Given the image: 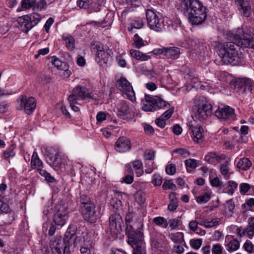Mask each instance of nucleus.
<instances>
[{
  "mask_svg": "<svg viewBox=\"0 0 254 254\" xmlns=\"http://www.w3.org/2000/svg\"><path fill=\"white\" fill-rule=\"evenodd\" d=\"M234 42L223 43L218 49L217 53L224 63L235 65L240 62L236 47H244L254 49V33L247 26L238 28L234 34Z\"/></svg>",
  "mask_w": 254,
  "mask_h": 254,
  "instance_id": "obj_1",
  "label": "nucleus"
},
{
  "mask_svg": "<svg viewBox=\"0 0 254 254\" xmlns=\"http://www.w3.org/2000/svg\"><path fill=\"white\" fill-rule=\"evenodd\" d=\"M177 7L192 24H200L207 17V9L199 0H181Z\"/></svg>",
  "mask_w": 254,
  "mask_h": 254,
  "instance_id": "obj_2",
  "label": "nucleus"
},
{
  "mask_svg": "<svg viewBox=\"0 0 254 254\" xmlns=\"http://www.w3.org/2000/svg\"><path fill=\"white\" fill-rule=\"evenodd\" d=\"M69 229L68 228L64 241L61 237H56L51 240L50 246L53 253L71 254L70 245H71L72 243L75 241L76 236L74 232L71 234L70 232H68Z\"/></svg>",
  "mask_w": 254,
  "mask_h": 254,
  "instance_id": "obj_3",
  "label": "nucleus"
},
{
  "mask_svg": "<svg viewBox=\"0 0 254 254\" xmlns=\"http://www.w3.org/2000/svg\"><path fill=\"white\" fill-rule=\"evenodd\" d=\"M96 49V56L95 60L101 66H108L111 64L112 61V55L113 52L108 46L100 42L95 44Z\"/></svg>",
  "mask_w": 254,
  "mask_h": 254,
  "instance_id": "obj_4",
  "label": "nucleus"
},
{
  "mask_svg": "<svg viewBox=\"0 0 254 254\" xmlns=\"http://www.w3.org/2000/svg\"><path fill=\"white\" fill-rule=\"evenodd\" d=\"M138 225L137 228L135 230L132 225L128 224L127 225L126 234L128 237V243L131 246L145 243L143 238L142 220L138 221Z\"/></svg>",
  "mask_w": 254,
  "mask_h": 254,
  "instance_id": "obj_5",
  "label": "nucleus"
},
{
  "mask_svg": "<svg viewBox=\"0 0 254 254\" xmlns=\"http://www.w3.org/2000/svg\"><path fill=\"white\" fill-rule=\"evenodd\" d=\"M142 102V109L146 112L154 111L161 109H164L170 106L168 103L161 98L148 95H145L144 99Z\"/></svg>",
  "mask_w": 254,
  "mask_h": 254,
  "instance_id": "obj_6",
  "label": "nucleus"
},
{
  "mask_svg": "<svg viewBox=\"0 0 254 254\" xmlns=\"http://www.w3.org/2000/svg\"><path fill=\"white\" fill-rule=\"evenodd\" d=\"M195 116L199 120H204L211 116L212 106L209 101L203 96L199 97L195 101Z\"/></svg>",
  "mask_w": 254,
  "mask_h": 254,
  "instance_id": "obj_7",
  "label": "nucleus"
},
{
  "mask_svg": "<svg viewBox=\"0 0 254 254\" xmlns=\"http://www.w3.org/2000/svg\"><path fill=\"white\" fill-rule=\"evenodd\" d=\"M45 155L48 157V163L55 170H59L65 168L67 163L68 157L63 152L57 151L54 156H52L47 148H46Z\"/></svg>",
  "mask_w": 254,
  "mask_h": 254,
  "instance_id": "obj_8",
  "label": "nucleus"
},
{
  "mask_svg": "<svg viewBox=\"0 0 254 254\" xmlns=\"http://www.w3.org/2000/svg\"><path fill=\"white\" fill-rule=\"evenodd\" d=\"M234 85L239 95L245 98L247 94L252 93L254 81L248 77L238 78L234 80Z\"/></svg>",
  "mask_w": 254,
  "mask_h": 254,
  "instance_id": "obj_9",
  "label": "nucleus"
},
{
  "mask_svg": "<svg viewBox=\"0 0 254 254\" xmlns=\"http://www.w3.org/2000/svg\"><path fill=\"white\" fill-rule=\"evenodd\" d=\"M67 206L65 204H58L56 206V212L54 216L55 224L63 227L68 217Z\"/></svg>",
  "mask_w": 254,
  "mask_h": 254,
  "instance_id": "obj_10",
  "label": "nucleus"
},
{
  "mask_svg": "<svg viewBox=\"0 0 254 254\" xmlns=\"http://www.w3.org/2000/svg\"><path fill=\"white\" fill-rule=\"evenodd\" d=\"M146 17L148 24L151 29L157 32L162 30L163 23L160 21L158 16L154 10L147 9L146 12Z\"/></svg>",
  "mask_w": 254,
  "mask_h": 254,
  "instance_id": "obj_11",
  "label": "nucleus"
},
{
  "mask_svg": "<svg viewBox=\"0 0 254 254\" xmlns=\"http://www.w3.org/2000/svg\"><path fill=\"white\" fill-rule=\"evenodd\" d=\"M68 97L79 101L80 100H87L93 98V94L87 88L80 85L75 87L71 95Z\"/></svg>",
  "mask_w": 254,
  "mask_h": 254,
  "instance_id": "obj_12",
  "label": "nucleus"
},
{
  "mask_svg": "<svg viewBox=\"0 0 254 254\" xmlns=\"http://www.w3.org/2000/svg\"><path fill=\"white\" fill-rule=\"evenodd\" d=\"M117 86L121 91L127 95L129 100L133 101L135 99V93L133 88L126 78L121 77L118 80Z\"/></svg>",
  "mask_w": 254,
  "mask_h": 254,
  "instance_id": "obj_13",
  "label": "nucleus"
},
{
  "mask_svg": "<svg viewBox=\"0 0 254 254\" xmlns=\"http://www.w3.org/2000/svg\"><path fill=\"white\" fill-rule=\"evenodd\" d=\"M80 211L84 220L87 222L93 223L98 219L94 204H91L90 206H84L81 208H80Z\"/></svg>",
  "mask_w": 254,
  "mask_h": 254,
  "instance_id": "obj_14",
  "label": "nucleus"
},
{
  "mask_svg": "<svg viewBox=\"0 0 254 254\" xmlns=\"http://www.w3.org/2000/svg\"><path fill=\"white\" fill-rule=\"evenodd\" d=\"M190 48L196 55L205 57L208 55V50L205 44L200 42L197 39H192L189 42Z\"/></svg>",
  "mask_w": 254,
  "mask_h": 254,
  "instance_id": "obj_15",
  "label": "nucleus"
},
{
  "mask_svg": "<svg viewBox=\"0 0 254 254\" xmlns=\"http://www.w3.org/2000/svg\"><path fill=\"white\" fill-rule=\"evenodd\" d=\"M117 116L123 120H129L134 116V113L129 103L126 101H122L119 109Z\"/></svg>",
  "mask_w": 254,
  "mask_h": 254,
  "instance_id": "obj_16",
  "label": "nucleus"
},
{
  "mask_svg": "<svg viewBox=\"0 0 254 254\" xmlns=\"http://www.w3.org/2000/svg\"><path fill=\"white\" fill-rule=\"evenodd\" d=\"M215 115L218 118L225 121L228 120L231 121L234 120L235 118L234 110L229 106L224 108H218L215 112Z\"/></svg>",
  "mask_w": 254,
  "mask_h": 254,
  "instance_id": "obj_17",
  "label": "nucleus"
},
{
  "mask_svg": "<svg viewBox=\"0 0 254 254\" xmlns=\"http://www.w3.org/2000/svg\"><path fill=\"white\" fill-rule=\"evenodd\" d=\"M123 220L120 214L117 213L112 214L109 218V227L111 231L115 233H120L122 231Z\"/></svg>",
  "mask_w": 254,
  "mask_h": 254,
  "instance_id": "obj_18",
  "label": "nucleus"
},
{
  "mask_svg": "<svg viewBox=\"0 0 254 254\" xmlns=\"http://www.w3.org/2000/svg\"><path fill=\"white\" fill-rule=\"evenodd\" d=\"M19 101L21 107L23 108L26 114L30 115L33 112L36 106L34 98L32 97L28 98L27 96H22L21 98H19Z\"/></svg>",
  "mask_w": 254,
  "mask_h": 254,
  "instance_id": "obj_19",
  "label": "nucleus"
},
{
  "mask_svg": "<svg viewBox=\"0 0 254 254\" xmlns=\"http://www.w3.org/2000/svg\"><path fill=\"white\" fill-rule=\"evenodd\" d=\"M131 147V144L130 140L125 136L119 137L115 144V150L120 153L128 151Z\"/></svg>",
  "mask_w": 254,
  "mask_h": 254,
  "instance_id": "obj_20",
  "label": "nucleus"
},
{
  "mask_svg": "<svg viewBox=\"0 0 254 254\" xmlns=\"http://www.w3.org/2000/svg\"><path fill=\"white\" fill-rule=\"evenodd\" d=\"M189 128L192 133V137L194 141H198L203 138V129L200 126L190 125Z\"/></svg>",
  "mask_w": 254,
  "mask_h": 254,
  "instance_id": "obj_21",
  "label": "nucleus"
},
{
  "mask_svg": "<svg viewBox=\"0 0 254 254\" xmlns=\"http://www.w3.org/2000/svg\"><path fill=\"white\" fill-rule=\"evenodd\" d=\"M18 28L23 32L27 33L33 27L25 15L18 19Z\"/></svg>",
  "mask_w": 254,
  "mask_h": 254,
  "instance_id": "obj_22",
  "label": "nucleus"
},
{
  "mask_svg": "<svg viewBox=\"0 0 254 254\" xmlns=\"http://www.w3.org/2000/svg\"><path fill=\"white\" fill-rule=\"evenodd\" d=\"M30 165L32 169H36L37 170L43 167V163L39 158L36 151H34L32 155Z\"/></svg>",
  "mask_w": 254,
  "mask_h": 254,
  "instance_id": "obj_23",
  "label": "nucleus"
},
{
  "mask_svg": "<svg viewBox=\"0 0 254 254\" xmlns=\"http://www.w3.org/2000/svg\"><path fill=\"white\" fill-rule=\"evenodd\" d=\"M2 214V220L5 224H10L15 220L16 214L14 211L10 208L7 211L4 212Z\"/></svg>",
  "mask_w": 254,
  "mask_h": 254,
  "instance_id": "obj_24",
  "label": "nucleus"
},
{
  "mask_svg": "<svg viewBox=\"0 0 254 254\" xmlns=\"http://www.w3.org/2000/svg\"><path fill=\"white\" fill-rule=\"evenodd\" d=\"M129 53L132 57L137 60L145 61L151 58V56L150 55L143 54L139 51L135 50H130Z\"/></svg>",
  "mask_w": 254,
  "mask_h": 254,
  "instance_id": "obj_25",
  "label": "nucleus"
},
{
  "mask_svg": "<svg viewBox=\"0 0 254 254\" xmlns=\"http://www.w3.org/2000/svg\"><path fill=\"white\" fill-rule=\"evenodd\" d=\"M165 50V56L168 58H177L180 54V49L176 47H167Z\"/></svg>",
  "mask_w": 254,
  "mask_h": 254,
  "instance_id": "obj_26",
  "label": "nucleus"
},
{
  "mask_svg": "<svg viewBox=\"0 0 254 254\" xmlns=\"http://www.w3.org/2000/svg\"><path fill=\"white\" fill-rule=\"evenodd\" d=\"M251 161L247 158H243L239 160L237 163V167L243 171L248 170L252 166Z\"/></svg>",
  "mask_w": 254,
  "mask_h": 254,
  "instance_id": "obj_27",
  "label": "nucleus"
},
{
  "mask_svg": "<svg viewBox=\"0 0 254 254\" xmlns=\"http://www.w3.org/2000/svg\"><path fill=\"white\" fill-rule=\"evenodd\" d=\"M241 13L244 16L249 17L251 15V8L250 3L248 1H243L239 4Z\"/></svg>",
  "mask_w": 254,
  "mask_h": 254,
  "instance_id": "obj_28",
  "label": "nucleus"
},
{
  "mask_svg": "<svg viewBox=\"0 0 254 254\" xmlns=\"http://www.w3.org/2000/svg\"><path fill=\"white\" fill-rule=\"evenodd\" d=\"M220 219L215 218L211 220L206 219L204 220L200 221L199 224L204 226L205 228L212 227L219 224Z\"/></svg>",
  "mask_w": 254,
  "mask_h": 254,
  "instance_id": "obj_29",
  "label": "nucleus"
},
{
  "mask_svg": "<svg viewBox=\"0 0 254 254\" xmlns=\"http://www.w3.org/2000/svg\"><path fill=\"white\" fill-rule=\"evenodd\" d=\"M25 16L33 27L37 25L41 19V15L37 13H33Z\"/></svg>",
  "mask_w": 254,
  "mask_h": 254,
  "instance_id": "obj_30",
  "label": "nucleus"
},
{
  "mask_svg": "<svg viewBox=\"0 0 254 254\" xmlns=\"http://www.w3.org/2000/svg\"><path fill=\"white\" fill-rule=\"evenodd\" d=\"M200 162L194 159H187L185 162V164L187 172H190V169H194L200 165Z\"/></svg>",
  "mask_w": 254,
  "mask_h": 254,
  "instance_id": "obj_31",
  "label": "nucleus"
},
{
  "mask_svg": "<svg viewBox=\"0 0 254 254\" xmlns=\"http://www.w3.org/2000/svg\"><path fill=\"white\" fill-rule=\"evenodd\" d=\"M63 39L65 41V46L68 50L72 51L74 49L75 40L72 36H64Z\"/></svg>",
  "mask_w": 254,
  "mask_h": 254,
  "instance_id": "obj_32",
  "label": "nucleus"
},
{
  "mask_svg": "<svg viewBox=\"0 0 254 254\" xmlns=\"http://www.w3.org/2000/svg\"><path fill=\"white\" fill-rule=\"evenodd\" d=\"M225 245L227 250L229 253H232L236 251L239 248L240 243L237 240L233 239Z\"/></svg>",
  "mask_w": 254,
  "mask_h": 254,
  "instance_id": "obj_33",
  "label": "nucleus"
},
{
  "mask_svg": "<svg viewBox=\"0 0 254 254\" xmlns=\"http://www.w3.org/2000/svg\"><path fill=\"white\" fill-rule=\"evenodd\" d=\"M126 171L130 174L126 175L123 178L122 183H125L127 184H131L133 182L134 180L132 175L133 170L131 168V166L129 164L126 166Z\"/></svg>",
  "mask_w": 254,
  "mask_h": 254,
  "instance_id": "obj_34",
  "label": "nucleus"
},
{
  "mask_svg": "<svg viewBox=\"0 0 254 254\" xmlns=\"http://www.w3.org/2000/svg\"><path fill=\"white\" fill-rule=\"evenodd\" d=\"M80 204L79 208H81V207L84 206H90L91 204H93L94 203L91 200L90 198L86 194H82L80 197Z\"/></svg>",
  "mask_w": 254,
  "mask_h": 254,
  "instance_id": "obj_35",
  "label": "nucleus"
},
{
  "mask_svg": "<svg viewBox=\"0 0 254 254\" xmlns=\"http://www.w3.org/2000/svg\"><path fill=\"white\" fill-rule=\"evenodd\" d=\"M249 225L246 231L250 238L254 236V217H250L248 219Z\"/></svg>",
  "mask_w": 254,
  "mask_h": 254,
  "instance_id": "obj_36",
  "label": "nucleus"
},
{
  "mask_svg": "<svg viewBox=\"0 0 254 254\" xmlns=\"http://www.w3.org/2000/svg\"><path fill=\"white\" fill-rule=\"evenodd\" d=\"M133 249L132 254H145V244H139L131 246Z\"/></svg>",
  "mask_w": 254,
  "mask_h": 254,
  "instance_id": "obj_37",
  "label": "nucleus"
},
{
  "mask_svg": "<svg viewBox=\"0 0 254 254\" xmlns=\"http://www.w3.org/2000/svg\"><path fill=\"white\" fill-rule=\"evenodd\" d=\"M52 63L58 69L65 70L66 64L65 62H61L58 58L55 57L52 58Z\"/></svg>",
  "mask_w": 254,
  "mask_h": 254,
  "instance_id": "obj_38",
  "label": "nucleus"
},
{
  "mask_svg": "<svg viewBox=\"0 0 254 254\" xmlns=\"http://www.w3.org/2000/svg\"><path fill=\"white\" fill-rule=\"evenodd\" d=\"M211 198V192L207 191L196 198L197 203H203L208 202Z\"/></svg>",
  "mask_w": 254,
  "mask_h": 254,
  "instance_id": "obj_39",
  "label": "nucleus"
},
{
  "mask_svg": "<svg viewBox=\"0 0 254 254\" xmlns=\"http://www.w3.org/2000/svg\"><path fill=\"white\" fill-rule=\"evenodd\" d=\"M170 198L171 200L168 206V208L171 211L175 210L178 207V200L175 197V193L172 192L169 195Z\"/></svg>",
  "mask_w": 254,
  "mask_h": 254,
  "instance_id": "obj_40",
  "label": "nucleus"
},
{
  "mask_svg": "<svg viewBox=\"0 0 254 254\" xmlns=\"http://www.w3.org/2000/svg\"><path fill=\"white\" fill-rule=\"evenodd\" d=\"M220 171L224 178L226 180H228L230 178V175L232 174V172H230L227 164H222L221 165Z\"/></svg>",
  "mask_w": 254,
  "mask_h": 254,
  "instance_id": "obj_41",
  "label": "nucleus"
},
{
  "mask_svg": "<svg viewBox=\"0 0 254 254\" xmlns=\"http://www.w3.org/2000/svg\"><path fill=\"white\" fill-rule=\"evenodd\" d=\"M143 25L142 19L137 18L132 21L130 27H129L128 29L131 31L133 30V28L140 29L143 27Z\"/></svg>",
  "mask_w": 254,
  "mask_h": 254,
  "instance_id": "obj_42",
  "label": "nucleus"
},
{
  "mask_svg": "<svg viewBox=\"0 0 254 254\" xmlns=\"http://www.w3.org/2000/svg\"><path fill=\"white\" fill-rule=\"evenodd\" d=\"M170 239L175 243H180L184 238V234L183 233L179 232L175 234H171L169 235Z\"/></svg>",
  "mask_w": 254,
  "mask_h": 254,
  "instance_id": "obj_43",
  "label": "nucleus"
},
{
  "mask_svg": "<svg viewBox=\"0 0 254 254\" xmlns=\"http://www.w3.org/2000/svg\"><path fill=\"white\" fill-rule=\"evenodd\" d=\"M14 149V147L13 145H11L9 148H8L3 152L2 155L3 157L6 160L13 157L15 155Z\"/></svg>",
  "mask_w": 254,
  "mask_h": 254,
  "instance_id": "obj_44",
  "label": "nucleus"
},
{
  "mask_svg": "<svg viewBox=\"0 0 254 254\" xmlns=\"http://www.w3.org/2000/svg\"><path fill=\"white\" fill-rule=\"evenodd\" d=\"M40 174L44 177L46 181L50 183H54L56 181L55 179L52 177L51 174L47 172L46 170H43L42 168L38 170Z\"/></svg>",
  "mask_w": 254,
  "mask_h": 254,
  "instance_id": "obj_45",
  "label": "nucleus"
},
{
  "mask_svg": "<svg viewBox=\"0 0 254 254\" xmlns=\"http://www.w3.org/2000/svg\"><path fill=\"white\" fill-rule=\"evenodd\" d=\"M133 45L137 49L140 48L144 45V41L137 34H135L133 37Z\"/></svg>",
  "mask_w": 254,
  "mask_h": 254,
  "instance_id": "obj_46",
  "label": "nucleus"
},
{
  "mask_svg": "<svg viewBox=\"0 0 254 254\" xmlns=\"http://www.w3.org/2000/svg\"><path fill=\"white\" fill-rule=\"evenodd\" d=\"M202 243L201 239H191L190 241V245L193 249L198 250L200 248Z\"/></svg>",
  "mask_w": 254,
  "mask_h": 254,
  "instance_id": "obj_47",
  "label": "nucleus"
},
{
  "mask_svg": "<svg viewBox=\"0 0 254 254\" xmlns=\"http://www.w3.org/2000/svg\"><path fill=\"white\" fill-rule=\"evenodd\" d=\"M162 188L164 190L170 189L172 190H177L176 185L170 180L165 181L163 184Z\"/></svg>",
  "mask_w": 254,
  "mask_h": 254,
  "instance_id": "obj_48",
  "label": "nucleus"
},
{
  "mask_svg": "<svg viewBox=\"0 0 254 254\" xmlns=\"http://www.w3.org/2000/svg\"><path fill=\"white\" fill-rule=\"evenodd\" d=\"M228 193L229 194L232 195L234 191L237 190L238 187V184L233 181H230L228 182Z\"/></svg>",
  "mask_w": 254,
  "mask_h": 254,
  "instance_id": "obj_49",
  "label": "nucleus"
},
{
  "mask_svg": "<svg viewBox=\"0 0 254 254\" xmlns=\"http://www.w3.org/2000/svg\"><path fill=\"white\" fill-rule=\"evenodd\" d=\"M132 165L135 170L138 171V172H140V175L142 174L143 171L142 170V168L143 164L141 161L139 160H134L132 162Z\"/></svg>",
  "mask_w": 254,
  "mask_h": 254,
  "instance_id": "obj_50",
  "label": "nucleus"
},
{
  "mask_svg": "<svg viewBox=\"0 0 254 254\" xmlns=\"http://www.w3.org/2000/svg\"><path fill=\"white\" fill-rule=\"evenodd\" d=\"M153 222L157 225L160 226L164 224L163 226L164 228H166L168 224L167 221H165L164 217L158 216L153 218Z\"/></svg>",
  "mask_w": 254,
  "mask_h": 254,
  "instance_id": "obj_51",
  "label": "nucleus"
},
{
  "mask_svg": "<svg viewBox=\"0 0 254 254\" xmlns=\"http://www.w3.org/2000/svg\"><path fill=\"white\" fill-rule=\"evenodd\" d=\"M211 251L212 254H221L223 252V247L220 244H213Z\"/></svg>",
  "mask_w": 254,
  "mask_h": 254,
  "instance_id": "obj_52",
  "label": "nucleus"
},
{
  "mask_svg": "<svg viewBox=\"0 0 254 254\" xmlns=\"http://www.w3.org/2000/svg\"><path fill=\"white\" fill-rule=\"evenodd\" d=\"M68 100L69 102L70 106L73 111H79V108L76 106V105L78 104V101L72 99V97H68Z\"/></svg>",
  "mask_w": 254,
  "mask_h": 254,
  "instance_id": "obj_53",
  "label": "nucleus"
},
{
  "mask_svg": "<svg viewBox=\"0 0 254 254\" xmlns=\"http://www.w3.org/2000/svg\"><path fill=\"white\" fill-rule=\"evenodd\" d=\"M91 0H77V5L80 8L86 9L88 8L91 3Z\"/></svg>",
  "mask_w": 254,
  "mask_h": 254,
  "instance_id": "obj_54",
  "label": "nucleus"
},
{
  "mask_svg": "<svg viewBox=\"0 0 254 254\" xmlns=\"http://www.w3.org/2000/svg\"><path fill=\"white\" fill-rule=\"evenodd\" d=\"M173 153H178L181 156H184L185 157H186V155L187 154L189 156H190V152L189 150L185 149L179 148L176 149H174L173 151Z\"/></svg>",
  "mask_w": 254,
  "mask_h": 254,
  "instance_id": "obj_55",
  "label": "nucleus"
},
{
  "mask_svg": "<svg viewBox=\"0 0 254 254\" xmlns=\"http://www.w3.org/2000/svg\"><path fill=\"white\" fill-rule=\"evenodd\" d=\"M144 194L141 192H138L135 195V200L137 203L141 205L145 201Z\"/></svg>",
  "mask_w": 254,
  "mask_h": 254,
  "instance_id": "obj_56",
  "label": "nucleus"
},
{
  "mask_svg": "<svg viewBox=\"0 0 254 254\" xmlns=\"http://www.w3.org/2000/svg\"><path fill=\"white\" fill-rule=\"evenodd\" d=\"M152 183L156 186H160L162 183V178L158 174H154L153 176Z\"/></svg>",
  "mask_w": 254,
  "mask_h": 254,
  "instance_id": "obj_57",
  "label": "nucleus"
},
{
  "mask_svg": "<svg viewBox=\"0 0 254 254\" xmlns=\"http://www.w3.org/2000/svg\"><path fill=\"white\" fill-rule=\"evenodd\" d=\"M35 0H22L21 1V6L26 9H29L34 6Z\"/></svg>",
  "mask_w": 254,
  "mask_h": 254,
  "instance_id": "obj_58",
  "label": "nucleus"
},
{
  "mask_svg": "<svg viewBox=\"0 0 254 254\" xmlns=\"http://www.w3.org/2000/svg\"><path fill=\"white\" fill-rule=\"evenodd\" d=\"M9 206L7 203L3 202L2 197L0 195V212L2 213L9 210Z\"/></svg>",
  "mask_w": 254,
  "mask_h": 254,
  "instance_id": "obj_59",
  "label": "nucleus"
},
{
  "mask_svg": "<svg viewBox=\"0 0 254 254\" xmlns=\"http://www.w3.org/2000/svg\"><path fill=\"white\" fill-rule=\"evenodd\" d=\"M246 251L250 253L254 252V246L250 241H247L244 245Z\"/></svg>",
  "mask_w": 254,
  "mask_h": 254,
  "instance_id": "obj_60",
  "label": "nucleus"
},
{
  "mask_svg": "<svg viewBox=\"0 0 254 254\" xmlns=\"http://www.w3.org/2000/svg\"><path fill=\"white\" fill-rule=\"evenodd\" d=\"M199 222L196 220H191L189 224V228L190 230L193 232H196L198 229V225Z\"/></svg>",
  "mask_w": 254,
  "mask_h": 254,
  "instance_id": "obj_61",
  "label": "nucleus"
},
{
  "mask_svg": "<svg viewBox=\"0 0 254 254\" xmlns=\"http://www.w3.org/2000/svg\"><path fill=\"white\" fill-rule=\"evenodd\" d=\"M166 173L170 175H173L176 173V166L174 164H171L166 167Z\"/></svg>",
  "mask_w": 254,
  "mask_h": 254,
  "instance_id": "obj_62",
  "label": "nucleus"
},
{
  "mask_svg": "<svg viewBox=\"0 0 254 254\" xmlns=\"http://www.w3.org/2000/svg\"><path fill=\"white\" fill-rule=\"evenodd\" d=\"M211 186L215 187H220L222 185V182L220 180L219 178L216 177L210 180Z\"/></svg>",
  "mask_w": 254,
  "mask_h": 254,
  "instance_id": "obj_63",
  "label": "nucleus"
},
{
  "mask_svg": "<svg viewBox=\"0 0 254 254\" xmlns=\"http://www.w3.org/2000/svg\"><path fill=\"white\" fill-rule=\"evenodd\" d=\"M234 208L235 204L233 201L231 199L226 201V210H228L230 213H232Z\"/></svg>",
  "mask_w": 254,
  "mask_h": 254,
  "instance_id": "obj_64",
  "label": "nucleus"
}]
</instances>
